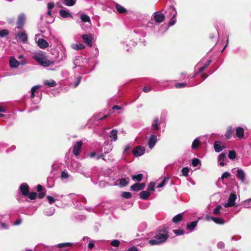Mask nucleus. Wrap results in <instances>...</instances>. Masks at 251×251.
Segmentation results:
<instances>
[{
    "mask_svg": "<svg viewBox=\"0 0 251 251\" xmlns=\"http://www.w3.org/2000/svg\"><path fill=\"white\" fill-rule=\"evenodd\" d=\"M211 62V60H207L203 66L199 68V72H202L203 71H204L209 65Z\"/></svg>",
    "mask_w": 251,
    "mask_h": 251,
    "instance_id": "37998d69",
    "label": "nucleus"
},
{
    "mask_svg": "<svg viewBox=\"0 0 251 251\" xmlns=\"http://www.w3.org/2000/svg\"><path fill=\"white\" fill-rule=\"evenodd\" d=\"M174 232L176 235H181L184 234V231L183 229H176L174 230Z\"/></svg>",
    "mask_w": 251,
    "mask_h": 251,
    "instance_id": "6e6d98bb",
    "label": "nucleus"
},
{
    "mask_svg": "<svg viewBox=\"0 0 251 251\" xmlns=\"http://www.w3.org/2000/svg\"><path fill=\"white\" fill-rule=\"evenodd\" d=\"M64 4L67 6H71L74 5L75 3V0H63Z\"/></svg>",
    "mask_w": 251,
    "mask_h": 251,
    "instance_id": "49530a36",
    "label": "nucleus"
},
{
    "mask_svg": "<svg viewBox=\"0 0 251 251\" xmlns=\"http://www.w3.org/2000/svg\"><path fill=\"white\" fill-rule=\"evenodd\" d=\"M244 203L245 205L249 206L251 203V199H248V200L245 201Z\"/></svg>",
    "mask_w": 251,
    "mask_h": 251,
    "instance_id": "774afa93",
    "label": "nucleus"
},
{
    "mask_svg": "<svg viewBox=\"0 0 251 251\" xmlns=\"http://www.w3.org/2000/svg\"><path fill=\"white\" fill-rule=\"evenodd\" d=\"M159 129V119L155 118L152 121L151 124V131L154 132V131Z\"/></svg>",
    "mask_w": 251,
    "mask_h": 251,
    "instance_id": "a211bd4d",
    "label": "nucleus"
},
{
    "mask_svg": "<svg viewBox=\"0 0 251 251\" xmlns=\"http://www.w3.org/2000/svg\"><path fill=\"white\" fill-rule=\"evenodd\" d=\"M176 17H172L169 23V26L174 25L176 24Z\"/></svg>",
    "mask_w": 251,
    "mask_h": 251,
    "instance_id": "13d9d810",
    "label": "nucleus"
},
{
    "mask_svg": "<svg viewBox=\"0 0 251 251\" xmlns=\"http://www.w3.org/2000/svg\"><path fill=\"white\" fill-rule=\"evenodd\" d=\"M9 31L7 29H2L0 30V37H4L8 35Z\"/></svg>",
    "mask_w": 251,
    "mask_h": 251,
    "instance_id": "603ef678",
    "label": "nucleus"
},
{
    "mask_svg": "<svg viewBox=\"0 0 251 251\" xmlns=\"http://www.w3.org/2000/svg\"><path fill=\"white\" fill-rule=\"evenodd\" d=\"M214 147L215 151L217 152H219L223 150L225 148V147L223 144L220 141H215L214 144Z\"/></svg>",
    "mask_w": 251,
    "mask_h": 251,
    "instance_id": "dca6fc26",
    "label": "nucleus"
},
{
    "mask_svg": "<svg viewBox=\"0 0 251 251\" xmlns=\"http://www.w3.org/2000/svg\"><path fill=\"white\" fill-rule=\"evenodd\" d=\"M32 57L39 65L44 67L50 66L54 63V61L49 60L48 56L43 53H36Z\"/></svg>",
    "mask_w": 251,
    "mask_h": 251,
    "instance_id": "7ed1b4c3",
    "label": "nucleus"
},
{
    "mask_svg": "<svg viewBox=\"0 0 251 251\" xmlns=\"http://www.w3.org/2000/svg\"><path fill=\"white\" fill-rule=\"evenodd\" d=\"M37 196V194L35 192H31L29 193L28 192V194L26 195L25 196H27L28 197L29 199H30L31 200H35Z\"/></svg>",
    "mask_w": 251,
    "mask_h": 251,
    "instance_id": "09e8293b",
    "label": "nucleus"
},
{
    "mask_svg": "<svg viewBox=\"0 0 251 251\" xmlns=\"http://www.w3.org/2000/svg\"><path fill=\"white\" fill-rule=\"evenodd\" d=\"M123 44L124 46V49L127 51H129L130 48H131L132 47H134L136 45V43L132 40H127L123 42Z\"/></svg>",
    "mask_w": 251,
    "mask_h": 251,
    "instance_id": "9d476101",
    "label": "nucleus"
},
{
    "mask_svg": "<svg viewBox=\"0 0 251 251\" xmlns=\"http://www.w3.org/2000/svg\"><path fill=\"white\" fill-rule=\"evenodd\" d=\"M190 169L188 167H184L181 170L182 175L184 176H188Z\"/></svg>",
    "mask_w": 251,
    "mask_h": 251,
    "instance_id": "de8ad7c7",
    "label": "nucleus"
},
{
    "mask_svg": "<svg viewBox=\"0 0 251 251\" xmlns=\"http://www.w3.org/2000/svg\"><path fill=\"white\" fill-rule=\"evenodd\" d=\"M20 63L15 58L12 57L9 59V66L12 68H18Z\"/></svg>",
    "mask_w": 251,
    "mask_h": 251,
    "instance_id": "f3484780",
    "label": "nucleus"
},
{
    "mask_svg": "<svg viewBox=\"0 0 251 251\" xmlns=\"http://www.w3.org/2000/svg\"><path fill=\"white\" fill-rule=\"evenodd\" d=\"M81 79H82V76H79L77 78L75 82L74 83L75 87H77L79 85V84L80 83V82L81 81Z\"/></svg>",
    "mask_w": 251,
    "mask_h": 251,
    "instance_id": "680f3d73",
    "label": "nucleus"
},
{
    "mask_svg": "<svg viewBox=\"0 0 251 251\" xmlns=\"http://www.w3.org/2000/svg\"><path fill=\"white\" fill-rule=\"evenodd\" d=\"M228 157L230 159L233 160L236 157V153L234 151H230L228 153Z\"/></svg>",
    "mask_w": 251,
    "mask_h": 251,
    "instance_id": "c03bdc74",
    "label": "nucleus"
},
{
    "mask_svg": "<svg viewBox=\"0 0 251 251\" xmlns=\"http://www.w3.org/2000/svg\"><path fill=\"white\" fill-rule=\"evenodd\" d=\"M145 151V149L143 146H138L132 151V153L135 157H139L143 155Z\"/></svg>",
    "mask_w": 251,
    "mask_h": 251,
    "instance_id": "1a4fd4ad",
    "label": "nucleus"
},
{
    "mask_svg": "<svg viewBox=\"0 0 251 251\" xmlns=\"http://www.w3.org/2000/svg\"><path fill=\"white\" fill-rule=\"evenodd\" d=\"M80 19L83 22L88 23L91 25V20L90 17L86 14H82L80 15Z\"/></svg>",
    "mask_w": 251,
    "mask_h": 251,
    "instance_id": "473e14b6",
    "label": "nucleus"
},
{
    "mask_svg": "<svg viewBox=\"0 0 251 251\" xmlns=\"http://www.w3.org/2000/svg\"><path fill=\"white\" fill-rule=\"evenodd\" d=\"M82 38L83 42L89 47L93 46L92 40L93 39V35L91 33L83 34L82 35Z\"/></svg>",
    "mask_w": 251,
    "mask_h": 251,
    "instance_id": "423d86ee",
    "label": "nucleus"
},
{
    "mask_svg": "<svg viewBox=\"0 0 251 251\" xmlns=\"http://www.w3.org/2000/svg\"><path fill=\"white\" fill-rule=\"evenodd\" d=\"M143 178V175L142 174H139L137 175H134L132 176V180L136 181H140Z\"/></svg>",
    "mask_w": 251,
    "mask_h": 251,
    "instance_id": "4c0bfd02",
    "label": "nucleus"
},
{
    "mask_svg": "<svg viewBox=\"0 0 251 251\" xmlns=\"http://www.w3.org/2000/svg\"><path fill=\"white\" fill-rule=\"evenodd\" d=\"M69 177L68 173L66 172H62L61 174V178L62 179H66Z\"/></svg>",
    "mask_w": 251,
    "mask_h": 251,
    "instance_id": "69168bd1",
    "label": "nucleus"
},
{
    "mask_svg": "<svg viewBox=\"0 0 251 251\" xmlns=\"http://www.w3.org/2000/svg\"><path fill=\"white\" fill-rule=\"evenodd\" d=\"M150 196V192L148 191H142L140 193V197L143 200H147Z\"/></svg>",
    "mask_w": 251,
    "mask_h": 251,
    "instance_id": "a878e982",
    "label": "nucleus"
},
{
    "mask_svg": "<svg viewBox=\"0 0 251 251\" xmlns=\"http://www.w3.org/2000/svg\"><path fill=\"white\" fill-rule=\"evenodd\" d=\"M38 46L41 49H45L49 47V44L45 39H39L37 41Z\"/></svg>",
    "mask_w": 251,
    "mask_h": 251,
    "instance_id": "6ab92c4d",
    "label": "nucleus"
},
{
    "mask_svg": "<svg viewBox=\"0 0 251 251\" xmlns=\"http://www.w3.org/2000/svg\"><path fill=\"white\" fill-rule=\"evenodd\" d=\"M169 237L168 232L165 229L157 231L153 239L149 241V243L151 245H159L165 242Z\"/></svg>",
    "mask_w": 251,
    "mask_h": 251,
    "instance_id": "f257e3e1",
    "label": "nucleus"
},
{
    "mask_svg": "<svg viewBox=\"0 0 251 251\" xmlns=\"http://www.w3.org/2000/svg\"><path fill=\"white\" fill-rule=\"evenodd\" d=\"M117 132L116 129H113L109 132V137L111 141H116L117 140Z\"/></svg>",
    "mask_w": 251,
    "mask_h": 251,
    "instance_id": "412c9836",
    "label": "nucleus"
},
{
    "mask_svg": "<svg viewBox=\"0 0 251 251\" xmlns=\"http://www.w3.org/2000/svg\"><path fill=\"white\" fill-rule=\"evenodd\" d=\"M145 187V184L144 183H136L131 186L130 190L133 191H140L143 189Z\"/></svg>",
    "mask_w": 251,
    "mask_h": 251,
    "instance_id": "ddd939ff",
    "label": "nucleus"
},
{
    "mask_svg": "<svg viewBox=\"0 0 251 251\" xmlns=\"http://www.w3.org/2000/svg\"><path fill=\"white\" fill-rule=\"evenodd\" d=\"M157 137L153 134L151 135L148 141V146L149 148L150 149H152L157 143Z\"/></svg>",
    "mask_w": 251,
    "mask_h": 251,
    "instance_id": "f8f14e48",
    "label": "nucleus"
},
{
    "mask_svg": "<svg viewBox=\"0 0 251 251\" xmlns=\"http://www.w3.org/2000/svg\"><path fill=\"white\" fill-rule=\"evenodd\" d=\"M46 198L48 200L49 203L50 204L56 201H57V199H55L54 198V197H52L50 196H47L46 197Z\"/></svg>",
    "mask_w": 251,
    "mask_h": 251,
    "instance_id": "864d4df0",
    "label": "nucleus"
},
{
    "mask_svg": "<svg viewBox=\"0 0 251 251\" xmlns=\"http://www.w3.org/2000/svg\"><path fill=\"white\" fill-rule=\"evenodd\" d=\"M65 200L66 201H72L74 206L78 209H82V206L81 203H85L86 199L83 196H78L75 194H70L65 197Z\"/></svg>",
    "mask_w": 251,
    "mask_h": 251,
    "instance_id": "f03ea898",
    "label": "nucleus"
},
{
    "mask_svg": "<svg viewBox=\"0 0 251 251\" xmlns=\"http://www.w3.org/2000/svg\"><path fill=\"white\" fill-rule=\"evenodd\" d=\"M212 220L218 225H224L225 223V220L222 218L214 217L212 218Z\"/></svg>",
    "mask_w": 251,
    "mask_h": 251,
    "instance_id": "c756f323",
    "label": "nucleus"
},
{
    "mask_svg": "<svg viewBox=\"0 0 251 251\" xmlns=\"http://www.w3.org/2000/svg\"><path fill=\"white\" fill-rule=\"evenodd\" d=\"M222 208V207L220 205H218L217 207H216L213 211V213L215 215H219L221 213L220 210Z\"/></svg>",
    "mask_w": 251,
    "mask_h": 251,
    "instance_id": "a18cd8bd",
    "label": "nucleus"
},
{
    "mask_svg": "<svg viewBox=\"0 0 251 251\" xmlns=\"http://www.w3.org/2000/svg\"><path fill=\"white\" fill-rule=\"evenodd\" d=\"M187 84L186 83H177L175 84V87L176 88H182L186 86Z\"/></svg>",
    "mask_w": 251,
    "mask_h": 251,
    "instance_id": "bf43d9fd",
    "label": "nucleus"
},
{
    "mask_svg": "<svg viewBox=\"0 0 251 251\" xmlns=\"http://www.w3.org/2000/svg\"><path fill=\"white\" fill-rule=\"evenodd\" d=\"M121 196L122 197L126 198V199H130L132 197L131 194L128 192H123L121 194Z\"/></svg>",
    "mask_w": 251,
    "mask_h": 251,
    "instance_id": "8fccbe9b",
    "label": "nucleus"
},
{
    "mask_svg": "<svg viewBox=\"0 0 251 251\" xmlns=\"http://www.w3.org/2000/svg\"><path fill=\"white\" fill-rule=\"evenodd\" d=\"M120 242L118 240H114L111 242L110 245L115 247H117L119 246Z\"/></svg>",
    "mask_w": 251,
    "mask_h": 251,
    "instance_id": "5fc2aeb1",
    "label": "nucleus"
},
{
    "mask_svg": "<svg viewBox=\"0 0 251 251\" xmlns=\"http://www.w3.org/2000/svg\"><path fill=\"white\" fill-rule=\"evenodd\" d=\"M72 245V243H60L55 246H52L51 248L52 250L51 251H53V249L56 247H57L60 248H64L66 247H71Z\"/></svg>",
    "mask_w": 251,
    "mask_h": 251,
    "instance_id": "bb28decb",
    "label": "nucleus"
},
{
    "mask_svg": "<svg viewBox=\"0 0 251 251\" xmlns=\"http://www.w3.org/2000/svg\"><path fill=\"white\" fill-rule=\"evenodd\" d=\"M113 149V146L111 144H107V147L104 148V154L110 152Z\"/></svg>",
    "mask_w": 251,
    "mask_h": 251,
    "instance_id": "ea45409f",
    "label": "nucleus"
},
{
    "mask_svg": "<svg viewBox=\"0 0 251 251\" xmlns=\"http://www.w3.org/2000/svg\"><path fill=\"white\" fill-rule=\"evenodd\" d=\"M200 143V140L198 138H196L195 139V140L193 141L191 148L193 150H195L197 149L198 146H199Z\"/></svg>",
    "mask_w": 251,
    "mask_h": 251,
    "instance_id": "f704fd0d",
    "label": "nucleus"
},
{
    "mask_svg": "<svg viewBox=\"0 0 251 251\" xmlns=\"http://www.w3.org/2000/svg\"><path fill=\"white\" fill-rule=\"evenodd\" d=\"M169 177H166L162 180V182L158 184L157 186V188H162L163 186H164L167 183V182L169 181Z\"/></svg>",
    "mask_w": 251,
    "mask_h": 251,
    "instance_id": "79ce46f5",
    "label": "nucleus"
},
{
    "mask_svg": "<svg viewBox=\"0 0 251 251\" xmlns=\"http://www.w3.org/2000/svg\"><path fill=\"white\" fill-rule=\"evenodd\" d=\"M225 243L223 242H219L217 244L218 248L222 249L225 247Z\"/></svg>",
    "mask_w": 251,
    "mask_h": 251,
    "instance_id": "0e129e2a",
    "label": "nucleus"
},
{
    "mask_svg": "<svg viewBox=\"0 0 251 251\" xmlns=\"http://www.w3.org/2000/svg\"><path fill=\"white\" fill-rule=\"evenodd\" d=\"M7 145L4 143H0V152H2L6 148Z\"/></svg>",
    "mask_w": 251,
    "mask_h": 251,
    "instance_id": "e2e57ef3",
    "label": "nucleus"
},
{
    "mask_svg": "<svg viewBox=\"0 0 251 251\" xmlns=\"http://www.w3.org/2000/svg\"><path fill=\"white\" fill-rule=\"evenodd\" d=\"M226 158V154L225 153H222L219 154L218 156V160L220 162L219 165L224 166L225 165L224 161Z\"/></svg>",
    "mask_w": 251,
    "mask_h": 251,
    "instance_id": "5701e85b",
    "label": "nucleus"
},
{
    "mask_svg": "<svg viewBox=\"0 0 251 251\" xmlns=\"http://www.w3.org/2000/svg\"><path fill=\"white\" fill-rule=\"evenodd\" d=\"M55 212V209L53 207H50L44 210V214L48 216H52Z\"/></svg>",
    "mask_w": 251,
    "mask_h": 251,
    "instance_id": "393cba45",
    "label": "nucleus"
},
{
    "mask_svg": "<svg viewBox=\"0 0 251 251\" xmlns=\"http://www.w3.org/2000/svg\"><path fill=\"white\" fill-rule=\"evenodd\" d=\"M44 84L50 87H54L56 85V82L52 79H50L49 80H46L44 81Z\"/></svg>",
    "mask_w": 251,
    "mask_h": 251,
    "instance_id": "7c9ffc66",
    "label": "nucleus"
},
{
    "mask_svg": "<svg viewBox=\"0 0 251 251\" xmlns=\"http://www.w3.org/2000/svg\"><path fill=\"white\" fill-rule=\"evenodd\" d=\"M201 164L200 160L196 158H194L192 161V164L193 167H197L198 165Z\"/></svg>",
    "mask_w": 251,
    "mask_h": 251,
    "instance_id": "3c124183",
    "label": "nucleus"
},
{
    "mask_svg": "<svg viewBox=\"0 0 251 251\" xmlns=\"http://www.w3.org/2000/svg\"><path fill=\"white\" fill-rule=\"evenodd\" d=\"M237 199L236 194L234 193H231L228 198L227 202L225 203L224 206L225 207H232L235 205V201Z\"/></svg>",
    "mask_w": 251,
    "mask_h": 251,
    "instance_id": "6e6552de",
    "label": "nucleus"
},
{
    "mask_svg": "<svg viewBox=\"0 0 251 251\" xmlns=\"http://www.w3.org/2000/svg\"><path fill=\"white\" fill-rule=\"evenodd\" d=\"M18 40L23 43H25L27 40V36L25 31H21L16 34Z\"/></svg>",
    "mask_w": 251,
    "mask_h": 251,
    "instance_id": "9b49d317",
    "label": "nucleus"
},
{
    "mask_svg": "<svg viewBox=\"0 0 251 251\" xmlns=\"http://www.w3.org/2000/svg\"><path fill=\"white\" fill-rule=\"evenodd\" d=\"M20 190L24 196H26L29 192V187L27 183H23L20 186Z\"/></svg>",
    "mask_w": 251,
    "mask_h": 251,
    "instance_id": "2eb2a0df",
    "label": "nucleus"
},
{
    "mask_svg": "<svg viewBox=\"0 0 251 251\" xmlns=\"http://www.w3.org/2000/svg\"><path fill=\"white\" fill-rule=\"evenodd\" d=\"M82 146V142L81 141L75 142L74 143L73 148V151L76 157L78 156L79 155V153L81 151Z\"/></svg>",
    "mask_w": 251,
    "mask_h": 251,
    "instance_id": "0eeeda50",
    "label": "nucleus"
},
{
    "mask_svg": "<svg viewBox=\"0 0 251 251\" xmlns=\"http://www.w3.org/2000/svg\"><path fill=\"white\" fill-rule=\"evenodd\" d=\"M165 20V15L160 11H157L152 14L151 20L154 21L157 24H159Z\"/></svg>",
    "mask_w": 251,
    "mask_h": 251,
    "instance_id": "39448f33",
    "label": "nucleus"
},
{
    "mask_svg": "<svg viewBox=\"0 0 251 251\" xmlns=\"http://www.w3.org/2000/svg\"><path fill=\"white\" fill-rule=\"evenodd\" d=\"M170 10L171 14L172 15V17H176L177 15V11L176 8L173 5H170Z\"/></svg>",
    "mask_w": 251,
    "mask_h": 251,
    "instance_id": "a19ab883",
    "label": "nucleus"
},
{
    "mask_svg": "<svg viewBox=\"0 0 251 251\" xmlns=\"http://www.w3.org/2000/svg\"><path fill=\"white\" fill-rule=\"evenodd\" d=\"M41 88V86L40 85H35V86H34L33 87H32L31 89V99H33L34 97H35V91Z\"/></svg>",
    "mask_w": 251,
    "mask_h": 251,
    "instance_id": "58836bf2",
    "label": "nucleus"
},
{
    "mask_svg": "<svg viewBox=\"0 0 251 251\" xmlns=\"http://www.w3.org/2000/svg\"><path fill=\"white\" fill-rule=\"evenodd\" d=\"M119 183L121 186H126L129 181V179L128 177H126V178H122L118 180Z\"/></svg>",
    "mask_w": 251,
    "mask_h": 251,
    "instance_id": "cd10ccee",
    "label": "nucleus"
},
{
    "mask_svg": "<svg viewBox=\"0 0 251 251\" xmlns=\"http://www.w3.org/2000/svg\"><path fill=\"white\" fill-rule=\"evenodd\" d=\"M115 7L117 10L120 13H124L126 12V10L119 4L116 3Z\"/></svg>",
    "mask_w": 251,
    "mask_h": 251,
    "instance_id": "72a5a7b5",
    "label": "nucleus"
},
{
    "mask_svg": "<svg viewBox=\"0 0 251 251\" xmlns=\"http://www.w3.org/2000/svg\"><path fill=\"white\" fill-rule=\"evenodd\" d=\"M154 186L155 183L153 182H151L150 183L149 185H148V189L149 191H153L154 190Z\"/></svg>",
    "mask_w": 251,
    "mask_h": 251,
    "instance_id": "4d7b16f0",
    "label": "nucleus"
},
{
    "mask_svg": "<svg viewBox=\"0 0 251 251\" xmlns=\"http://www.w3.org/2000/svg\"><path fill=\"white\" fill-rule=\"evenodd\" d=\"M60 15L64 18H67L69 17H72L71 14L66 10L61 9L59 11Z\"/></svg>",
    "mask_w": 251,
    "mask_h": 251,
    "instance_id": "b1692460",
    "label": "nucleus"
},
{
    "mask_svg": "<svg viewBox=\"0 0 251 251\" xmlns=\"http://www.w3.org/2000/svg\"><path fill=\"white\" fill-rule=\"evenodd\" d=\"M73 48L76 50H83L85 48V46L82 44H76L73 45Z\"/></svg>",
    "mask_w": 251,
    "mask_h": 251,
    "instance_id": "c9c22d12",
    "label": "nucleus"
},
{
    "mask_svg": "<svg viewBox=\"0 0 251 251\" xmlns=\"http://www.w3.org/2000/svg\"><path fill=\"white\" fill-rule=\"evenodd\" d=\"M198 221H195L190 222L187 225L186 229L190 231H193L197 226Z\"/></svg>",
    "mask_w": 251,
    "mask_h": 251,
    "instance_id": "4be33fe9",
    "label": "nucleus"
},
{
    "mask_svg": "<svg viewBox=\"0 0 251 251\" xmlns=\"http://www.w3.org/2000/svg\"><path fill=\"white\" fill-rule=\"evenodd\" d=\"M233 130L232 127L230 126L228 128L227 131L225 134V136L227 139H230L232 135Z\"/></svg>",
    "mask_w": 251,
    "mask_h": 251,
    "instance_id": "e433bc0d",
    "label": "nucleus"
},
{
    "mask_svg": "<svg viewBox=\"0 0 251 251\" xmlns=\"http://www.w3.org/2000/svg\"><path fill=\"white\" fill-rule=\"evenodd\" d=\"M95 242L96 241H91L89 243L88 245V247L89 249L91 250L94 247V246H95L94 242Z\"/></svg>",
    "mask_w": 251,
    "mask_h": 251,
    "instance_id": "338daca9",
    "label": "nucleus"
},
{
    "mask_svg": "<svg viewBox=\"0 0 251 251\" xmlns=\"http://www.w3.org/2000/svg\"><path fill=\"white\" fill-rule=\"evenodd\" d=\"M82 58L81 56H77L75 59L74 60L73 63L75 67L73 69H75L77 67H79L80 65V62L82 61Z\"/></svg>",
    "mask_w": 251,
    "mask_h": 251,
    "instance_id": "2f4dec72",
    "label": "nucleus"
},
{
    "mask_svg": "<svg viewBox=\"0 0 251 251\" xmlns=\"http://www.w3.org/2000/svg\"><path fill=\"white\" fill-rule=\"evenodd\" d=\"M232 173H236V176L238 179L241 181L242 183L246 182V174L243 170L240 168H233L231 170Z\"/></svg>",
    "mask_w": 251,
    "mask_h": 251,
    "instance_id": "20e7f679",
    "label": "nucleus"
},
{
    "mask_svg": "<svg viewBox=\"0 0 251 251\" xmlns=\"http://www.w3.org/2000/svg\"><path fill=\"white\" fill-rule=\"evenodd\" d=\"M236 134L239 138L242 139L244 136V129L242 127H237L236 129Z\"/></svg>",
    "mask_w": 251,
    "mask_h": 251,
    "instance_id": "aec40b11",
    "label": "nucleus"
},
{
    "mask_svg": "<svg viewBox=\"0 0 251 251\" xmlns=\"http://www.w3.org/2000/svg\"><path fill=\"white\" fill-rule=\"evenodd\" d=\"M230 176V174L228 172H224L221 176L222 179H224L225 178H227Z\"/></svg>",
    "mask_w": 251,
    "mask_h": 251,
    "instance_id": "052dcab7",
    "label": "nucleus"
},
{
    "mask_svg": "<svg viewBox=\"0 0 251 251\" xmlns=\"http://www.w3.org/2000/svg\"><path fill=\"white\" fill-rule=\"evenodd\" d=\"M25 20V16L24 14H20L18 19L17 21V25L18 26L16 27L17 28H22V26L24 25Z\"/></svg>",
    "mask_w": 251,
    "mask_h": 251,
    "instance_id": "4468645a",
    "label": "nucleus"
},
{
    "mask_svg": "<svg viewBox=\"0 0 251 251\" xmlns=\"http://www.w3.org/2000/svg\"><path fill=\"white\" fill-rule=\"evenodd\" d=\"M183 218V213H179L176 215L172 219L173 222L174 223L177 224L180 222Z\"/></svg>",
    "mask_w": 251,
    "mask_h": 251,
    "instance_id": "c85d7f7f",
    "label": "nucleus"
}]
</instances>
